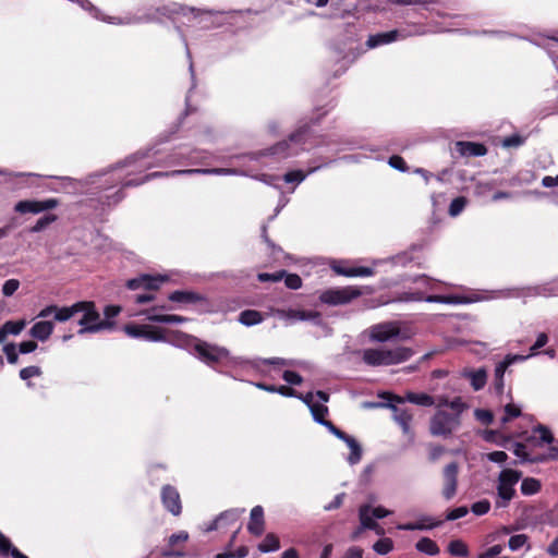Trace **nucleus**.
Listing matches in <instances>:
<instances>
[{"label":"nucleus","instance_id":"f257e3e1","mask_svg":"<svg viewBox=\"0 0 558 558\" xmlns=\"http://www.w3.org/2000/svg\"><path fill=\"white\" fill-rule=\"evenodd\" d=\"M161 150L157 145L141 149L124 160L117 162L107 170L93 173L88 182L99 190L98 201L102 206H114L120 203L125 194L124 187L140 186L150 180L162 177H177L190 174H216V175H245V172L234 168H211V169H187L173 170L170 172L156 171L140 179H129V177L138 174L155 166L175 165L178 158L174 155L161 157Z\"/></svg>","mask_w":558,"mask_h":558},{"label":"nucleus","instance_id":"f03ea898","mask_svg":"<svg viewBox=\"0 0 558 558\" xmlns=\"http://www.w3.org/2000/svg\"><path fill=\"white\" fill-rule=\"evenodd\" d=\"M80 7L89 12L95 19L107 21L111 24H135V23H143V22H153L156 21V13H159L161 15L168 16L169 19H174L175 15L182 14L187 15V13L193 14V16L199 17V25L203 28H209L213 26H218L221 24L220 21H214V17L218 15H223L225 12L220 11H203L201 12L196 8H190L186 5H182L179 3H171L168 5H163L156 9L155 13H147L142 16H132V17H125V19H119V17H109L108 20L101 16V12L98 8H96L89 0H78L75 1Z\"/></svg>","mask_w":558,"mask_h":558},{"label":"nucleus","instance_id":"7ed1b4c3","mask_svg":"<svg viewBox=\"0 0 558 558\" xmlns=\"http://www.w3.org/2000/svg\"><path fill=\"white\" fill-rule=\"evenodd\" d=\"M327 113V110L311 117L307 121H300L299 128L289 135L288 140L278 142L274 146L260 150L258 153H251L245 155H239L234 158H246L251 160H258L264 156H274L278 159H287L293 156H298L301 151L307 150L310 147L307 143L312 137L311 125L319 123L320 119Z\"/></svg>","mask_w":558,"mask_h":558},{"label":"nucleus","instance_id":"20e7f679","mask_svg":"<svg viewBox=\"0 0 558 558\" xmlns=\"http://www.w3.org/2000/svg\"><path fill=\"white\" fill-rule=\"evenodd\" d=\"M187 344L199 361L214 369L223 361L230 365H244L245 359L231 356L230 351L225 347L211 344L195 337H191Z\"/></svg>","mask_w":558,"mask_h":558},{"label":"nucleus","instance_id":"39448f33","mask_svg":"<svg viewBox=\"0 0 558 558\" xmlns=\"http://www.w3.org/2000/svg\"><path fill=\"white\" fill-rule=\"evenodd\" d=\"M414 351L407 347L393 349L368 348L361 351V359L364 364L371 367L397 365L410 360Z\"/></svg>","mask_w":558,"mask_h":558},{"label":"nucleus","instance_id":"423d86ee","mask_svg":"<svg viewBox=\"0 0 558 558\" xmlns=\"http://www.w3.org/2000/svg\"><path fill=\"white\" fill-rule=\"evenodd\" d=\"M554 441V436L550 429L542 424H538L533 428V435L527 436L524 442H514L513 453L520 459V463H529L526 458H530L531 453L527 451L529 446L543 447L545 444Z\"/></svg>","mask_w":558,"mask_h":558},{"label":"nucleus","instance_id":"0eeeda50","mask_svg":"<svg viewBox=\"0 0 558 558\" xmlns=\"http://www.w3.org/2000/svg\"><path fill=\"white\" fill-rule=\"evenodd\" d=\"M82 302L85 306L80 312L82 313V317L78 320V325L81 326V329L77 331L78 335L98 332L104 329H109L113 326L112 322L100 320V315L97 312L94 302Z\"/></svg>","mask_w":558,"mask_h":558},{"label":"nucleus","instance_id":"6e6552de","mask_svg":"<svg viewBox=\"0 0 558 558\" xmlns=\"http://www.w3.org/2000/svg\"><path fill=\"white\" fill-rule=\"evenodd\" d=\"M461 425V420L458 415H451L447 411H437L429 423V432L433 436L449 437Z\"/></svg>","mask_w":558,"mask_h":558},{"label":"nucleus","instance_id":"1a4fd4ad","mask_svg":"<svg viewBox=\"0 0 558 558\" xmlns=\"http://www.w3.org/2000/svg\"><path fill=\"white\" fill-rule=\"evenodd\" d=\"M274 315L286 322L287 325H292L298 322H310L315 326L324 324L323 316L317 311H305L300 308H276Z\"/></svg>","mask_w":558,"mask_h":558},{"label":"nucleus","instance_id":"9d476101","mask_svg":"<svg viewBox=\"0 0 558 558\" xmlns=\"http://www.w3.org/2000/svg\"><path fill=\"white\" fill-rule=\"evenodd\" d=\"M393 3L409 5V4H421L422 10L435 14L439 17H452L453 15L446 13V10H458L459 2L456 0H391Z\"/></svg>","mask_w":558,"mask_h":558},{"label":"nucleus","instance_id":"9b49d317","mask_svg":"<svg viewBox=\"0 0 558 558\" xmlns=\"http://www.w3.org/2000/svg\"><path fill=\"white\" fill-rule=\"evenodd\" d=\"M360 295V291L352 288L328 289L319 295V300L328 305H343Z\"/></svg>","mask_w":558,"mask_h":558},{"label":"nucleus","instance_id":"f8f14e48","mask_svg":"<svg viewBox=\"0 0 558 558\" xmlns=\"http://www.w3.org/2000/svg\"><path fill=\"white\" fill-rule=\"evenodd\" d=\"M405 301H425L428 303H442V304H468L471 303L473 300L469 299L466 296L462 295H427L424 296L423 292L416 291V292H407L404 293Z\"/></svg>","mask_w":558,"mask_h":558},{"label":"nucleus","instance_id":"ddd939ff","mask_svg":"<svg viewBox=\"0 0 558 558\" xmlns=\"http://www.w3.org/2000/svg\"><path fill=\"white\" fill-rule=\"evenodd\" d=\"M417 34H422V33L418 32L417 29L412 33V32H408L404 28L392 29V31L384 32V33H377V34L368 36V39L366 40V46L372 49V48H376L381 45L390 44L398 39H403L408 36L417 35Z\"/></svg>","mask_w":558,"mask_h":558},{"label":"nucleus","instance_id":"4468645a","mask_svg":"<svg viewBox=\"0 0 558 558\" xmlns=\"http://www.w3.org/2000/svg\"><path fill=\"white\" fill-rule=\"evenodd\" d=\"M458 474H459V464L456 461L448 463L442 471V497L446 500H451L458 489Z\"/></svg>","mask_w":558,"mask_h":558},{"label":"nucleus","instance_id":"2eb2a0df","mask_svg":"<svg viewBox=\"0 0 558 558\" xmlns=\"http://www.w3.org/2000/svg\"><path fill=\"white\" fill-rule=\"evenodd\" d=\"M59 205L58 199L48 198L44 201H20L14 209L20 214H39L45 210L53 209Z\"/></svg>","mask_w":558,"mask_h":558},{"label":"nucleus","instance_id":"dca6fc26","mask_svg":"<svg viewBox=\"0 0 558 558\" xmlns=\"http://www.w3.org/2000/svg\"><path fill=\"white\" fill-rule=\"evenodd\" d=\"M167 280L166 276H151L147 274H143L136 278H132L126 281V287L130 290H137V289H146V290H157L161 286L162 282Z\"/></svg>","mask_w":558,"mask_h":558},{"label":"nucleus","instance_id":"f3484780","mask_svg":"<svg viewBox=\"0 0 558 558\" xmlns=\"http://www.w3.org/2000/svg\"><path fill=\"white\" fill-rule=\"evenodd\" d=\"M399 332V328L392 323H381L369 328V339L383 343L397 338Z\"/></svg>","mask_w":558,"mask_h":558},{"label":"nucleus","instance_id":"a211bd4d","mask_svg":"<svg viewBox=\"0 0 558 558\" xmlns=\"http://www.w3.org/2000/svg\"><path fill=\"white\" fill-rule=\"evenodd\" d=\"M522 39H525L530 41L531 44L541 47L547 51L549 57L553 59V62L558 68V54L554 50V47L556 44H558V32H555L553 35H537L532 37H521Z\"/></svg>","mask_w":558,"mask_h":558},{"label":"nucleus","instance_id":"6ab92c4d","mask_svg":"<svg viewBox=\"0 0 558 558\" xmlns=\"http://www.w3.org/2000/svg\"><path fill=\"white\" fill-rule=\"evenodd\" d=\"M161 501L163 507L173 515L182 512L181 499L179 492L171 485H165L161 488Z\"/></svg>","mask_w":558,"mask_h":558},{"label":"nucleus","instance_id":"aec40b11","mask_svg":"<svg viewBox=\"0 0 558 558\" xmlns=\"http://www.w3.org/2000/svg\"><path fill=\"white\" fill-rule=\"evenodd\" d=\"M522 291V296H558V278L541 284L526 287Z\"/></svg>","mask_w":558,"mask_h":558},{"label":"nucleus","instance_id":"412c9836","mask_svg":"<svg viewBox=\"0 0 558 558\" xmlns=\"http://www.w3.org/2000/svg\"><path fill=\"white\" fill-rule=\"evenodd\" d=\"M386 407L389 408L393 413V420L401 426L404 434L410 432L411 422L413 420L412 412L407 407L399 405L396 401H389L387 398Z\"/></svg>","mask_w":558,"mask_h":558},{"label":"nucleus","instance_id":"4be33fe9","mask_svg":"<svg viewBox=\"0 0 558 558\" xmlns=\"http://www.w3.org/2000/svg\"><path fill=\"white\" fill-rule=\"evenodd\" d=\"M333 160H326V159H323V158H319V162L316 163V159L313 160L311 162V166L308 168V171L307 172H304L303 170H292V171H289L287 172L284 175H283V181L286 183H295V184H300L301 182H303L306 177L308 174H312L314 172H316L317 170H319L320 168L323 167H326L328 166L329 163H331Z\"/></svg>","mask_w":558,"mask_h":558},{"label":"nucleus","instance_id":"5701e85b","mask_svg":"<svg viewBox=\"0 0 558 558\" xmlns=\"http://www.w3.org/2000/svg\"><path fill=\"white\" fill-rule=\"evenodd\" d=\"M453 151L461 157H481L487 154V148L482 143L459 141L456 142Z\"/></svg>","mask_w":558,"mask_h":558},{"label":"nucleus","instance_id":"b1692460","mask_svg":"<svg viewBox=\"0 0 558 558\" xmlns=\"http://www.w3.org/2000/svg\"><path fill=\"white\" fill-rule=\"evenodd\" d=\"M389 401H396L397 403L410 402L421 407H432L435 401L434 398L425 392H407L405 397L389 393Z\"/></svg>","mask_w":558,"mask_h":558},{"label":"nucleus","instance_id":"393cba45","mask_svg":"<svg viewBox=\"0 0 558 558\" xmlns=\"http://www.w3.org/2000/svg\"><path fill=\"white\" fill-rule=\"evenodd\" d=\"M442 521H435L429 515H421L416 522L399 524L397 527L401 531H424L433 530L441 525Z\"/></svg>","mask_w":558,"mask_h":558},{"label":"nucleus","instance_id":"a878e982","mask_svg":"<svg viewBox=\"0 0 558 558\" xmlns=\"http://www.w3.org/2000/svg\"><path fill=\"white\" fill-rule=\"evenodd\" d=\"M265 530L264 509L262 506H255L251 510L247 531L254 536H260Z\"/></svg>","mask_w":558,"mask_h":558},{"label":"nucleus","instance_id":"bb28decb","mask_svg":"<svg viewBox=\"0 0 558 558\" xmlns=\"http://www.w3.org/2000/svg\"><path fill=\"white\" fill-rule=\"evenodd\" d=\"M142 314H144L149 322L167 324V325L182 324L187 320L185 317L179 316V315L158 314L157 307H151L149 310H146Z\"/></svg>","mask_w":558,"mask_h":558},{"label":"nucleus","instance_id":"cd10ccee","mask_svg":"<svg viewBox=\"0 0 558 558\" xmlns=\"http://www.w3.org/2000/svg\"><path fill=\"white\" fill-rule=\"evenodd\" d=\"M183 41H184L185 47H187V43H186V40H185V38H184V37H183ZM186 56H187V58L190 59V66H189V71H190V73H191V81H192V83H191V87H190V89H189V92H187V95H186V97H185V110H184V112L179 117V124H181V123H182V120H183L186 116H189V114H191V113H193V112H195V111H196V108H195V107H193V106L191 105V94H192V92L196 88V77H195V72H194V65H193V62L191 61V58H192V57H191V52H190L189 48H186Z\"/></svg>","mask_w":558,"mask_h":558},{"label":"nucleus","instance_id":"c85d7f7f","mask_svg":"<svg viewBox=\"0 0 558 558\" xmlns=\"http://www.w3.org/2000/svg\"><path fill=\"white\" fill-rule=\"evenodd\" d=\"M54 325L49 320H40L35 323L29 329V336L38 341L45 342L52 335Z\"/></svg>","mask_w":558,"mask_h":558},{"label":"nucleus","instance_id":"c756f323","mask_svg":"<svg viewBox=\"0 0 558 558\" xmlns=\"http://www.w3.org/2000/svg\"><path fill=\"white\" fill-rule=\"evenodd\" d=\"M463 376L470 379V384L475 391L483 389L487 383V372L484 367L464 371Z\"/></svg>","mask_w":558,"mask_h":558},{"label":"nucleus","instance_id":"7c9ffc66","mask_svg":"<svg viewBox=\"0 0 558 558\" xmlns=\"http://www.w3.org/2000/svg\"><path fill=\"white\" fill-rule=\"evenodd\" d=\"M168 299L171 302L184 304H194L204 300L201 294L185 290H175L169 294Z\"/></svg>","mask_w":558,"mask_h":558},{"label":"nucleus","instance_id":"2f4dec72","mask_svg":"<svg viewBox=\"0 0 558 558\" xmlns=\"http://www.w3.org/2000/svg\"><path fill=\"white\" fill-rule=\"evenodd\" d=\"M26 326L25 319L8 320L0 327V344L4 342L5 338L11 336H19Z\"/></svg>","mask_w":558,"mask_h":558},{"label":"nucleus","instance_id":"473e14b6","mask_svg":"<svg viewBox=\"0 0 558 558\" xmlns=\"http://www.w3.org/2000/svg\"><path fill=\"white\" fill-rule=\"evenodd\" d=\"M265 316L256 310H244L238 316V322L245 327H253L263 323Z\"/></svg>","mask_w":558,"mask_h":558},{"label":"nucleus","instance_id":"72a5a7b5","mask_svg":"<svg viewBox=\"0 0 558 558\" xmlns=\"http://www.w3.org/2000/svg\"><path fill=\"white\" fill-rule=\"evenodd\" d=\"M372 506L368 504H363L359 508V519L361 524V530H371L378 527V523L376 519L373 517Z\"/></svg>","mask_w":558,"mask_h":558},{"label":"nucleus","instance_id":"f704fd0d","mask_svg":"<svg viewBox=\"0 0 558 558\" xmlns=\"http://www.w3.org/2000/svg\"><path fill=\"white\" fill-rule=\"evenodd\" d=\"M333 270L345 277H369L374 274V269L365 266H356V267H342L335 266Z\"/></svg>","mask_w":558,"mask_h":558},{"label":"nucleus","instance_id":"c9c22d12","mask_svg":"<svg viewBox=\"0 0 558 558\" xmlns=\"http://www.w3.org/2000/svg\"><path fill=\"white\" fill-rule=\"evenodd\" d=\"M83 302H76L71 306H63L56 310L54 320L63 323L71 319L74 315L78 314L84 308Z\"/></svg>","mask_w":558,"mask_h":558},{"label":"nucleus","instance_id":"e433bc0d","mask_svg":"<svg viewBox=\"0 0 558 558\" xmlns=\"http://www.w3.org/2000/svg\"><path fill=\"white\" fill-rule=\"evenodd\" d=\"M343 441L351 450L350 454L347 458L348 463L350 465L357 464L361 461L363 453L361 445L353 436L350 435Z\"/></svg>","mask_w":558,"mask_h":558},{"label":"nucleus","instance_id":"4c0bfd02","mask_svg":"<svg viewBox=\"0 0 558 558\" xmlns=\"http://www.w3.org/2000/svg\"><path fill=\"white\" fill-rule=\"evenodd\" d=\"M415 549L428 556H436L440 551L437 543L429 537L420 538L415 544Z\"/></svg>","mask_w":558,"mask_h":558},{"label":"nucleus","instance_id":"58836bf2","mask_svg":"<svg viewBox=\"0 0 558 558\" xmlns=\"http://www.w3.org/2000/svg\"><path fill=\"white\" fill-rule=\"evenodd\" d=\"M260 553H272L280 548L279 537L274 533H267L263 542L257 546Z\"/></svg>","mask_w":558,"mask_h":558},{"label":"nucleus","instance_id":"ea45409f","mask_svg":"<svg viewBox=\"0 0 558 558\" xmlns=\"http://www.w3.org/2000/svg\"><path fill=\"white\" fill-rule=\"evenodd\" d=\"M447 550L452 557L466 558L470 555L468 545L461 539L450 541Z\"/></svg>","mask_w":558,"mask_h":558},{"label":"nucleus","instance_id":"a19ab883","mask_svg":"<svg viewBox=\"0 0 558 558\" xmlns=\"http://www.w3.org/2000/svg\"><path fill=\"white\" fill-rule=\"evenodd\" d=\"M542 488L541 481L535 477H525L521 482V494L524 496H532L537 494Z\"/></svg>","mask_w":558,"mask_h":558},{"label":"nucleus","instance_id":"79ce46f5","mask_svg":"<svg viewBox=\"0 0 558 558\" xmlns=\"http://www.w3.org/2000/svg\"><path fill=\"white\" fill-rule=\"evenodd\" d=\"M522 477V472L513 469H506L499 474V483L514 486Z\"/></svg>","mask_w":558,"mask_h":558},{"label":"nucleus","instance_id":"37998d69","mask_svg":"<svg viewBox=\"0 0 558 558\" xmlns=\"http://www.w3.org/2000/svg\"><path fill=\"white\" fill-rule=\"evenodd\" d=\"M310 411L316 423L324 425L328 420L325 416L328 414V408L322 403H311Z\"/></svg>","mask_w":558,"mask_h":558},{"label":"nucleus","instance_id":"c03bdc74","mask_svg":"<svg viewBox=\"0 0 558 558\" xmlns=\"http://www.w3.org/2000/svg\"><path fill=\"white\" fill-rule=\"evenodd\" d=\"M497 493L500 499H502V504L498 505L499 507H506L508 502L514 497L515 489L513 486H508L506 484L498 483Z\"/></svg>","mask_w":558,"mask_h":558},{"label":"nucleus","instance_id":"a18cd8bd","mask_svg":"<svg viewBox=\"0 0 558 558\" xmlns=\"http://www.w3.org/2000/svg\"><path fill=\"white\" fill-rule=\"evenodd\" d=\"M41 374H43L41 368L36 365L26 366V367L22 368L19 373L20 378L22 380L26 381L27 387H33V384L31 381H28L32 377H39V376H41Z\"/></svg>","mask_w":558,"mask_h":558},{"label":"nucleus","instance_id":"49530a36","mask_svg":"<svg viewBox=\"0 0 558 558\" xmlns=\"http://www.w3.org/2000/svg\"><path fill=\"white\" fill-rule=\"evenodd\" d=\"M244 364H250L252 367L257 368L259 364L264 365H289V362L282 357L256 359L253 361L245 360Z\"/></svg>","mask_w":558,"mask_h":558},{"label":"nucleus","instance_id":"de8ad7c7","mask_svg":"<svg viewBox=\"0 0 558 558\" xmlns=\"http://www.w3.org/2000/svg\"><path fill=\"white\" fill-rule=\"evenodd\" d=\"M125 333L131 338L144 339L146 338L147 325L129 324L124 326Z\"/></svg>","mask_w":558,"mask_h":558},{"label":"nucleus","instance_id":"09e8293b","mask_svg":"<svg viewBox=\"0 0 558 558\" xmlns=\"http://www.w3.org/2000/svg\"><path fill=\"white\" fill-rule=\"evenodd\" d=\"M373 549L378 555H387L393 549V542L389 537L380 538L373 545Z\"/></svg>","mask_w":558,"mask_h":558},{"label":"nucleus","instance_id":"8fccbe9b","mask_svg":"<svg viewBox=\"0 0 558 558\" xmlns=\"http://www.w3.org/2000/svg\"><path fill=\"white\" fill-rule=\"evenodd\" d=\"M441 404L449 407L453 411L451 415H458V418L460 420L461 414L466 409V404L462 401L460 397H457L451 401L445 400Z\"/></svg>","mask_w":558,"mask_h":558},{"label":"nucleus","instance_id":"3c124183","mask_svg":"<svg viewBox=\"0 0 558 558\" xmlns=\"http://www.w3.org/2000/svg\"><path fill=\"white\" fill-rule=\"evenodd\" d=\"M145 340L151 341V342H163V341H166V336H165L163 330H161L160 328H156L150 325H147Z\"/></svg>","mask_w":558,"mask_h":558},{"label":"nucleus","instance_id":"603ef678","mask_svg":"<svg viewBox=\"0 0 558 558\" xmlns=\"http://www.w3.org/2000/svg\"><path fill=\"white\" fill-rule=\"evenodd\" d=\"M466 205V199L463 196L456 197L451 201L449 205V215L451 217H457L459 214L462 213Z\"/></svg>","mask_w":558,"mask_h":558},{"label":"nucleus","instance_id":"864d4df0","mask_svg":"<svg viewBox=\"0 0 558 558\" xmlns=\"http://www.w3.org/2000/svg\"><path fill=\"white\" fill-rule=\"evenodd\" d=\"M57 219L56 215H46L44 217H40L36 223L31 228V232L37 233L46 229L51 222H53Z\"/></svg>","mask_w":558,"mask_h":558},{"label":"nucleus","instance_id":"5fc2aeb1","mask_svg":"<svg viewBox=\"0 0 558 558\" xmlns=\"http://www.w3.org/2000/svg\"><path fill=\"white\" fill-rule=\"evenodd\" d=\"M527 536L525 534H517L509 538L508 547L510 550L515 551L525 545L527 542Z\"/></svg>","mask_w":558,"mask_h":558},{"label":"nucleus","instance_id":"6e6d98bb","mask_svg":"<svg viewBox=\"0 0 558 558\" xmlns=\"http://www.w3.org/2000/svg\"><path fill=\"white\" fill-rule=\"evenodd\" d=\"M475 418L484 425H489L494 421V414L492 411L486 409H476L474 411Z\"/></svg>","mask_w":558,"mask_h":558},{"label":"nucleus","instance_id":"4d7b16f0","mask_svg":"<svg viewBox=\"0 0 558 558\" xmlns=\"http://www.w3.org/2000/svg\"><path fill=\"white\" fill-rule=\"evenodd\" d=\"M283 278H284L286 287L291 290H298L302 287V279L296 274H288L286 271V275L283 276Z\"/></svg>","mask_w":558,"mask_h":558},{"label":"nucleus","instance_id":"13d9d810","mask_svg":"<svg viewBox=\"0 0 558 558\" xmlns=\"http://www.w3.org/2000/svg\"><path fill=\"white\" fill-rule=\"evenodd\" d=\"M505 416L501 418L502 424L508 423L511 418L519 417L521 415V410L515 404L508 403L505 407Z\"/></svg>","mask_w":558,"mask_h":558},{"label":"nucleus","instance_id":"bf43d9fd","mask_svg":"<svg viewBox=\"0 0 558 558\" xmlns=\"http://www.w3.org/2000/svg\"><path fill=\"white\" fill-rule=\"evenodd\" d=\"M489 509H490V502L487 499L478 500L471 506V511L475 515H484L489 511Z\"/></svg>","mask_w":558,"mask_h":558},{"label":"nucleus","instance_id":"052dcab7","mask_svg":"<svg viewBox=\"0 0 558 558\" xmlns=\"http://www.w3.org/2000/svg\"><path fill=\"white\" fill-rule=\"evenodd\" d=\"M3 352L7 356V361L10 364H16L19 362V353L14 343H7L3 345Z\"/></svg>","mask_w":558,"mask_h":558},{"label":"nucleus","instance_id":"680f3d73","mask_svg":"<svg viewBox=\"0 0 558 558\" xmlns=\"http://www.w3.org/2000/svg\"><path fill=\"white\" fill-rule=\"evenodd\" d=\"M388 165L400 172H407L409 170L405 160L399 155L391 156L388 160Z\"/></svg>","mask_w":558,"mask_h":558},{"label":"nucleus","instance_id":"e2e57ef3","mask_svg":"<svg viewBox=\"0 0 558 558\" xmlns=\"http://www.w3.org/2000/svg\"><path fill=\"white\" fill-rule=\"evenodd\" d=\"M20 287V281L17 279H9L2 286V293L4 296H12Z\"/></svg>","mask_w":558,"mask_h":558},{"label":"nucleus","instance_id":"0e129e2a","mask_svg":"<svg viewBox=\"0 0 558 558\" xmlns=\"http://www.w3.org/2000/svg\"><path fill=\"white\" fill-rule=\"evenodd\" d=\"M284 275H286L284 270H280V271L274 272V274L260 272V274H258L257 278L260 282H268V281L278 282L283 278Z\"/></svg>","mask_w":558,"mask_h":558},{"label":"nucleus","instance_id":"69168bd1","mask_svg":"<svg viewBox=\"0 0 558 558\" xmlns=\"http://www.w3.org/2000/svg\"><path fill=\"white\" fill-rule=\"evenodd\" d=\"M282 379L288 384L295 386H299L303 383V378L299 373L289 369L283 372Z\"/></svg>","mask_w":558,"mask_h":558},{"label":"nucleus","instance_id":"338daca9","mask_svg":"<svg viewBox=\"0 0 558 558\" xmlns=\"http://www.w3.org/2000/svg\"><path fill=\"white\" fill-rule=\"evenodd\" d=\"M468 512H469L468 507H465V506L457 507L447 512L446 520L454 521V520L461 519V518L465 517L468 514Z\"/></svg>","mask_w":558,"mask_h":558},{"label":"nucleus","instance_id":"774afa93","mask_svg":"<svg viewBox=\"0 0 558 558\" xmlns=\"http://www.w3.org/2000/svg\"><path fill=\"white\" fill-rule=\"evenodd\" d=\"M502 550H504V546L500 544H496V545L487 548L484 553H481L477 556V558H495L498 555H500Z\"/></svg>","mask_w":558,"mask_h":558}]
</instances>
